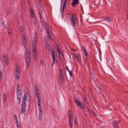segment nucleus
<instances>
[{"label":"nucleus","mask_w":128,"mask_h":128,"mask_svg":"<svg viewBox=\"0 0 128 128\" xmlns=\"http://www.w3.org/2000/svg\"><path fill=\"white\" fill-rule=\"evenodd\" d=\"M77 19V18L76 16L74 15L71 16V24L73 27H75L76 24V21Z\"/></svg>","instance_id":"obj_1"},{"label":"nucleus","mask_w":128,"mask_h":128,"mask_svg":"<svg viewBox=\"0 0 128 128\" xmlns=\"http://www.w3.org/2000/svg\"><path fill=\"white\" fill-rule=\"evenodd\" d=\"M21 87L18 83L17 84V96L18 98H21L22 91L20 90Z\"/></svg>","instance_id":"obj_2"},{"label":"nucleus","mask_w":128,"mask_h":128,"mask_svg":"<svg viewBox=\"0 0 128 128\" xmlns=\"http://www.w3.org/2000/svg\"><path fill=\"white\" fill-rule=\"evenodd\" d=\"M22 40L23 42V45L24 48L27 46L28 43V40L26 38V36L25 35H23L22 36Z\"/></svg>","instance_id":"obj_3"},{"label":"nucleus","mask_w":128,"mask_h":128,"mask_svg":"<svg viewBox=\"0 0 128 128\" xmlns=\"http://www.w3.org/2000/svg\"><path fill=\"white\" fill-rule=\"evenodd\" d=\"M3 55V57L5 64L6 66H8V65L9 62V60L8 56V55L7 54H4Z\"/></svg>","instance_id":"obj_4"},{"label":"nucleus","mask_w":128,"mask_h":128,"mask_svg":"<svg viewBox=\"0 0 128 128\" xmlns=\"http://www.w3.org/2000/svg\"><path fill=\"white\" fill-rule=\"evenodd\" d=\"M24 100L22 101V106L21 108L22 110L21 111V113L22 114L24 112H25V109L26 108V102H24Z\"/></svg>","instance_id":"obj_5"},{"label":"nucleus","mask_w":128,"mask_h":128,"mask_svg":"<svg viewBox=\"0 0 128 128\" xmlns=\"http://www.w3.org/2000/svg\"><path fill=\"white\" fill-rule=\"evenodd\" d=\"M39 28L40 29L41 32H43L44 30V24L43 22H40L38 24Z\"/></svg>","instance_id":"obj_6"},{"label":"nucleus","mask_w":128,"mask_h":128,"mask_svg":"<svg viewBox=\"0 0 128 128\" xmlns=\"http://www.w3.org/2000/svg\"><path fill=\"white\" fill-rule=\"evenodd\" d=\"M79 3L78 0H73L72 2L71 3L72 7H74L75 6L77 5Z\"/></svg>","instance_id":"obj_7"},{"label":"nucleus","mask_w":128,"mask_h":128,"mask_svg":"<svg viewBox=\"0 0 128 128\" xmlns=\"http://www.w3.org/2000/svg\"><path fill=\"white\" fill-rule=\"evenodd\" d=\"M59 80L60 82L62 84H63L65 80L64 76V75H62L61 76L60 75L59 76Z\"/></svg>","instance_id":"obj_8"},{"label":"nucleus","mask_w":128,"mask_h":128,"mask_svg":"<svg viewBox=\"0 0 128 128\" xmlns=\"http://www.w3.org/2000/svg\"><path fill=\"white\" fill-rule=\"evenodd\" d=\"M34 49L33 50V56L34 58H34H35V59H36L37 55L36 53V48L35 47V46L34 47Z\"/></svg>","instance_id":"obj_9"},{"label":"nucleus","mask_w":128,"mask_h":128,"mask_svg":"<svg viewBox=\"0 0 128 128\" xmlns=\"http://www.w3.org/2000/svg\"><path fill=\"white\" fill-rule=\"evenodd\" d=\"M30 17L32 18H33L34 19V10L33 9L31 8L30 10Z\"/></svg>","instance_id":"obj_10"},{"label":"nucleus","mask_w":128,"mask_h":128,"mask_svg":"<svg viewBox=\"0 0 128 128\" xmlns=\"http://www.w3.org/2000/svg\"><path fill=\"white\" fill-rule=\"evenodd\" d=\"M82 110H84L86 109V108L84 105V104L82 102L78 106Z\"/></svg>","instance_id":"obj_11"},{"label":"nucleus","mask_w":128,"mask_h":128,"mask_svg":"<svg viewBox=\"0 0 128 128\" xmlns=\"http://www.w3.org/2000/svg\"><path fill=\"white\" fill-rule=\"evenodd\" d=\"M44 26L46 32L49 36H50L49 34V31L48 30V24L45 23L44 24Z\"/></svg>","instance_id":"obj_12"},{"label":"nucleus","mask_w":128,"mask_h":128,"mask_svg":"<svg viewBox=\"0 0 128 128\" xmlns=\"http://www.w3.org/2000/svg\"><path fill=\"white\" fill-rule=\"evenodd\" d=\"M49 38H49L48 36H46L45 38V40L46 42V45H47L48 46H49V44H48V42H49Z\"/></svg>","instance_id":"obj_13"},{"label":"nucleus","mask_w":128,"mask_h":128,"mask_svg":"<svg viewBox=\"0 0 128 128\" xmlns=\"http://www.w3.org/2000/svg\"><path fill=\"white\" fill-rule=\"evenodd\" d=\"M113 126L114 128H117L119 123V122L118 121H114L113 122Z\"/></svg>","instance_id":"obj_14"},{"label":"nucleus","mask_w":128,"mask_h":128,"mask_svg":"<svg viewBox=\"0 0 128 128\" xmlns=\"http://www.w3.org/2000/svg\"><path fill=\"white\" fill-rule=\"evenodd\" d=\"M26 58L30 57V52L29 50L27 49L26 50Z\"/></svg>","instance_id":"obj_15"},{"label":"nucleus","mask_w":128,"mask_h":128,"mask_svg":"<svg viewBox=\"0 0 128 128\" xmlns=\"http://www.w3.org/2000/svg\"><path fill=\"white\" fill-rule=\"evenodd\" d=\"M84 103L87 104H88L90 103V102L89 100L87 99V98L86 97V96H84Z\"/></svg>","instance_id":"obj_16"},{"label":"nucleus","mask_w":128,"mask_h":128,"mask_svg":"<svg viewBox=\"0 0 128 128\" xmlns=\"http://www.w3.org/2000/svg\"><path fill=\"white\" fill-rule=\"evenodd\" d=\"M69 124L70 128H72V120L71 118H69Z\"/></svg>","instance_id":"obj_17"},{"label":"nucleus","mask_w":128,"mask_h":128,"mask_svg":"<svg viewBox=\"0 0 128 128\" xmlns=\"http://www.w3.org/2000/svg\"><path fill=\"white\" fill-rule=\"evenodd\" d=\"M34 41L36 43L38 41V38L37 36H36V34L34 36Z\"/></svg>","instance_id":"obj_18"},{"label":"nucleus","mask_w":128,"mask_h":128,"mask_svg":"<svg viewBox=\"0 0 128 128\" xmlns=\"http://www.w3.org/2000/svg\"><path fill=\"white\" fill-rule=\"evenodd\" d=\"M16 66H17L16 65ZM19 68H19L18 66H16V71L17 72V74L16 75H20V72L19 70Z\"/></svg>","instance_id":"obj_19"},{"label":"nucleus","mask_w":128,"mask_h":128,"mask_svg":"<svg viewBox=\"0 0 128 128\" xmlns=\"http://www.w3.org/2000/svg\"><path fill=\"white\" fill-rule=\"evenodd\" d=\"M75 102L76 104L78 106L80 104L81 102H80L78 101V100L77 99H76L75 100Z\"/></svg>","instance_id":"obj_20"},{"label":"nucleus","mask_w":128,"mask_h":128,"mask_svg":"<svg viewBox=\"0 0 128 128\" xmlns=\"http://www.w3.org/2000/svg\"><path fill=\"white\" fill-rule=\"evenodd\" d=\"M30 60H28L27 61H26V64L27 67H29L30 66Z\"/></svg>","instance_id":"obj_21"},{"label":"nucleus","mask_w":128,"mask_h":128,"mask_svg":"<svg viewBox=\"0 0 128 128\" xmlns=\"http://www.w3.org/2000/svg\"><path fill=\"white\" fill-rule=\"evenodd\" d=\"M104 20L106 21L109 22L111 21V19L109 17L107 16L104 18Z\"/></svg>","instance_id":"obj_22"},{"label":"nucleus","mask_w":128,"mask_h":128,"mask_svg":"<svg viewBox=\"0 0 128 128\" xmlns=\"http://www.w3.org/2000/svg\"><path fill=\"white\" fill-rule=\"evenodd\" d=\"M68 115L69 118H71V111L70 110H69L68 111Z\"/></svg>","instance_id":"obj_23"},{"label":"nucleus","mask_w":128,"mask_h":128,"mask_svg":"<svg viewBox=\"0 0 128 128\" xmlns=\"http://www.w3.org/2000/svg\"><path fill=\"white\" fill-rule=\"evenodd\" d=\"M38 107L41 108V104H40V101L41 99H40V98H38Z\"/></svg>","instance_id":"obj_24"},{"label":"nucleus","mask_w":128,"mask_h":128,"mask_svg":"<svg viewBox=\"0 0 128 128\" xmlns=\"http://www.w3.org/2000/svg\"><path fill=\"white\" fill-rule=\"evenodd\" d=\"M27 94H24V96L23 97V99H22V101H23V100H24V101L25 102H26V100L27 99Z\"/></svg>","instance_id":"obj_25"},{"label":"nucleus","mask_w":128,"mask_h":128,"mask_svg":"<svg viewBox=\"0 0 128 128\" xmlns=\"http://www.w3.org/2000/svg\"><path fill=\"white\" fill-rule=\"evenodd\" d=\"M3 98L4 99V102H5L6 100V95H5V94H4V95L3 96Z\"/></svg>","instance_id":"obj_26"},{"label":"nucleus","mask_w":128,"mask_h":128,"mask_svg":"<svg viewBox=\"0 0 128 128\" xmlns=\"http://www.w3.org/2000/svg\"><path fill=\"white\" fill-rule=\"evenodd\" d=\"M42 113H40L39 114V119L40 120H41L42 119Z\"/></svg>","instance_id":"obj_27"},{"label":"nucleus","mask_w":128,"mask_h":128,"mask_svg":"<svg viewBox=\"0 0 128 128\" xmlns=\"http://www.w3.org/2000/svg\"><path fill=\"white\" fill-rule=\"evenodd\" d=\"M67 0H61L62 4H63V5H64L65 4V5H66Z\"/></svg>","instance_id":"obj_28"},{"label":"nucleus","mask_w":128,"mask_h":128,"mask_svg":"<svg viewBox=\"0 0 128 128\" xmlns=\"http://www.w3.org/2000/svg\"><path fill=\"white\" fill-rule=\"evenodd\" d=\"M56 58L55 56L52 57V58L53 60L52 63V66H53V64L55 62V59H56Z\"/></svg>","instance_id":"obj_29"},{"label":"nucleus","mask_w":128,"mask_h":128,"mask_svg":"<svg viewBox=\"0 0 128 128\" xmlns=\"http://www.w3.org/2000/svg\"><path fill=\"white\" fill-rule=\"evenodd\" d=\"M37 98V100H38V98H40V95L39 93L38 94H35Z\"/></svg>","instance_id":"obj_30"},{"label":"nucleus","mask_w":128,"mask_h":128,"mask_svg":"<svg viewBox=\"0 0 128 128\" xmlns=\"http://www.w3.org/2000/svg\"><path fill=\"white\" fill-rule=\"evenodd\" d=\"M60 76H61L62 75H64V72L61 69H60Z\"/></svg>","instance_id":"obj_31"},{"label":"nucleus","mask_w":128,"mask_h":128,"mask_svg":"<svg viewBox=\"0 0 128 128\" xmlns=\"http://www.w3.org/2000/svg\"><path fill=\"white\" fill-rule=\"evenodd\" d=\"M14 119L15 120V121L16 123H17L18 122V120L17 119V118L16 114L14 115Z\"/></svg>","instance_id":"obj_32"},{"label":"nucleus","mask_w":128,"mask_h":128,"mask_svg":"<svg viewBox=\"0 0 128 128\" xmlns=\"http://www.w3.org/2000/svg\"><path fill=\"white\" fill-rule=\"evenodd\" d=\"M38 89L37 88H36V89H35L34 90L35 94H38Z\"/></svg>","instance_id":"obj_33"},{"label":"nucleus","mask_w":128,"mask_h":128,"mask_svg":"<svg viewBox=\"0 0 128 128\" xmlns=\"http://www.w3.org/2000/svg\"><path fill=\"white\" fill-rule=\"evenodd\" d=\"M65 4L64 5H63L62 6V8L61 9V11L62 12H64V9L65 8Z\"/></svg>","instance_id":"obj_34"},{"label":"nucleus","mask_w":128,"mask_h":128,"mask_svg":"<svg viewBox=\"0 0 128 128\" xmlns=\"http://www.w3.org/2000/svg\"><path fill=\"white\" fill-rule=\"evenodd\" d=\"M97 89L99 91H100V93L101 94L102 93V90L100 88H98V87H97Z\"/></svg>","instance_id":"obj_35"},{"label":"nucleus","mask_w":128,"mask_h":128,"mask_svg":"<svg viewBox=\"0 0 128 128\" xmlns=\"http://www.w3.org/2000/svg\"><path fill=\"white\" fill-rule=\"evenodd\" d=\"M59 56L60 59L62 60V53H60V54H58Z\"/></svg>","instance_id":"obj_36"},{"label":"nucleus","mask_w":128,"mask_h":128,"mask_svg":"<svg viewBox=\"0 0 128 128\" xmlns=\"http://www.w3.org/2000/svg\"><path fill=\"white\" fill-rule=\"evenodd\" d=\"M38 108L39 109V111L40 112V113H42V107H41V108H40V107H38Z\"/></svg>","instance_id":"obj_37"},{"label":"nucleus","mask_w":128,"mask_h":128,"mask_svg":"<svg viewBox=\"0 0 128 128\" xmlns=\"http://www.w3.org/2000/svg\"><path fill=\"white\" fill-rule=\"evenodd\" d=\"M30 57L26 58V59H25L26 61H27V60L28 61V60H30Z\"/></svg>","instance_id":"obj_38"},{"label":"nucleus","mask_w":128,"mask_h":128,"mask_svg":"<svg viewBox=\"0 0 128 128\" xmlns=\"http://www.w3.org/2000/svg\"><path fill=\"white\" fill-rule=\"evenodd\" d=\"M74 124L76 125L77 124V122H76V118H75L74 119Z\"/></svg>","instance_id":"obj_39"},{"label":"nucleus","mask_w":128,"mask_h":128,"mask_svg":"<svg viewBox=\"0 0 128 128\" xmlns=\"http://www.w3.org/2000/svg\"><path fill=\"white\" fill-rule=\"evenodd\" d=\"M2 72L1 71H0V78H2Z\"/></svg>","instance_id":"obj_40"},{"label":"nucleus","mask_w":128,"mask_h":128,"mask_svg":"<svg viewBox=\"0 0 128 128\" xmlns=\"http://www.w3.org/2000/svg\"><path fill=\"white\" fill-rule=\"evenodd\" d=\"M69 74H70V77L71 78H72V74L71 73V72L70 71H69Z\"/></svg>","instance_id":"obj_41"},{"label":"nucleus","mask_w":128,"mask_h":128,"mask_svg":"<svg viewBox=\"0 0 128 128\" xmlns=\"http://www.w3.org/2000/svg\"><path fill=\"white\" fill-rule=\"evenodd\" d=\"M16 78L17 80H19V75H16Z\"/></svg>","instance_id":"obj_42"},{"label":"nucleus","mask_w":128,"mask_h":128,"mask_svg":"<svg viewBox=\"0 0 128 128\" xmlns=\"http://www.w3.org/2000/svg\"><path fill=\"white\" fill-rule=\"evenodd\" d=\"M81 48H82V49L83 50V52H85L86 51L85 50V48H84L83 47V46L81 47Z\"/></svg>","instance_id":"obj_43"},{"label":"nucleus","mask_w":128,"mask_h":128,"mask_svg":"<svg viewBox=\"0 0 128 128\" xmlns=\"http://www.w3.org/2000/svg\"><path fill=\"white\" fill-rule=\"evenodd\" d=\"M52 53H53L54 54H55L56 55V52L54 50H52Z\"/></svg>","instance_id":"obj_44"},{"label":"nucleus","mask_w":128,"mask_h":128,"mask_svg":"<svg viewBox=\"0 0 128 128\" xmlns=\"http://www.w3.org/2000/svg\"><path fill=\"white\" fill-rule=\"evenodd\" d=\"M57 51L58 53V54H60V53H61L60 52V49H58V50H57Z\"/></svg>","instance_id":"obj_45"},{"label":"nucleus","mask_w":128,"mask_h":128,"mask_svg":"<svg viewBox=\"0 0 128 128\" xmlns=\"http://www.w3.org/2000/svg\"><path fill=\"white\" fill-rule=\"evenodd\" d=\"M66 69L67 70L68 72H69V71H70L67 66L66 67Z\"/></svg>","instance_id":"obj_46"},{"label":"nucleus","mask_w":128,"mask_h":128,"mask_svg":"<svg viewBox=\"0 0 128 128\" xmlns=\"http://www.w3.org/2000/svg\"><path fill=\"white\" fill-rule=\"evenodd\" d=\"M16 124L17 125V126L18 127V128H20V124L18 123H16Z\"/></svg>","instance_id":"obj_47"},{"label":"nucleus","mask_w":128,"mask_h":128,"mask_svg":"<svg viewBox=\"0 0 128 128\" xmlns=\"http://www.w3.org/2000/svg\"><path fill=\"white\" fill-rule=\"evenodd\" d=\"M44 61L43 60H41L40 62V64H42L43 63Z\"/></svg>","instance_id":"obj_48"},{"label":"nucleus","mask_w":128,"mask_h":128,"mask_svg":"<svg viewBox=\"0 0 128 128\" xmlns=\"http://www.w3.org/2000/svg\"><path fill=\"white\" fill-rule=\"evenodd\" d=\"M18 98V99L19 100V101L18 102V104H19L20 103V99H21V98Z\"/></svg>","instance_id":"obj_49"},{"label":"nucleus","mask_w":128,"mask_h":128,"mask_svg":"<svg viewBox=\"0 0 128 128\" xmlns=\"http://www.w3.org/2000/svg\"><path fill=\"white\" fill-rule=\"evenodd\" d=\"M20 30H21V32H22V31H23V28L22 26H20Z\"/></svg>","instance_id":"obj_50"},{"label":"nucleus","mask_w":128,"mask_h":128,"mask_svg":"<svg viewBox=\"0 0 128 128\" xmlns=\"http://www.w3.org/2000/svg\"><path fill=\"white\" fill-rule=\"evenodd\" d=\"M85 53V54L86 56H87L88 55V53L86 51L84 52Z\"/></svg>","instance_id":"obj_51"},{"label":"nucleus","mask_w":128,"mask_h":128,"mask_svg":"<svg viewBox=\"0 0 128 128\" xmlns=\"http://www.w3.org/2000/svg\"><path fill=\"white\" fill-rule=\"evenodd\" d=\"M7 32H8V33H9V34H10L12 33V32H9V30H7Z\"/></svg>","instance_id":"obj_52"},{"label":"nucleus","mask_w":128,"mask_h":128,"mask_svg":"<svg viewBox=\"0 0 128 128\" xmlns=\"http://www.w3.org/2000/svg\"><path fill=\"white\" fill-rule=\"evenodd\" d=\"M52 57L54 56H56V55L55 54H54L53 53H52Z\"/></svg>","instance_id":"obj_53"},{"label":"nucleus","mask_w":128,"mask_h":128,"mask_svg":"<svg viewBox=\"0 0 128 128\" xmlns=\"http://www.w3.org/2000/svg\"><path fill=\"white\" fill-rule=\"evenodd\" d=\"M75 56L76 58H78V55H76V56L74 55Z\"/></svg>","instance_id":"obj_54"},{"label":"nucleus","mask_w":128,"mask_h":128,"mask_svg":"<svg viewBox=\"0 0 128 128\" xmlns=\"http://www.w3.org/2000/svg\"><path fill=\"white\" fill-rule=\"evenodd\" d=\"M56 47L57 50H58V49H60L59 47L58 46H56Z\"/></svg>","instance_id":"obj_55"},{"label":"nucleus","mask_w":128,"mask_h":128,"mask_svg":"<svg viewBox=\"0 0 128 128\" xmlns=\"http://www.w3.org/2000/svg\"><path fill=\"white\" fill-rule=\"evenodd\" d=\"M62 57L64 59V55L62 54Z\"/></svg>","instance_id":"obj_56"},{"label":"nucleus","mask_w":128,"mask_h":128,"mask_svg":"<svg viewBox=\"0 0 128 128\" xmlns=\"http://www.w3.org/2000/svg\"><path fill=\"white\" fill-rule=\"evenodd\" d=\"M4 28H6V29H7V27L6 26V25H5V26H4Z\"/></svg>","instance_id":"obj_57"},{"label":"nucleus","mask_w":128,"mask_h":128,"mask_svg":"<svg viewBox=\"0 0 128 128\" xmlns=\"http://www.w3.org/2000/svg\"><path fill=\"white\" fill-rule=\"evenodd\" d=\"M4 22H2V24L3 26H4Z\"/></svg>","instance_id":"obj_58"},{"label":"nucleus","mask_w":128,"mask_h":128,"mask_svg":"<svg viewBox=\"0 0 128 128\" xmlns=\"http://www.w3.org/2000/svg\"><path fill=\"white\" fill-rule=\"evenodd\" d=\"M127 18H128V12H127Z\"/></svg>","instance_id":"obj_59"},{"label":"nucleus","mask_w":128,"mask_h":128,"mask_svg":"<svg viewBox=\"0 0 128 128\" xmlns=\"http://www.w3.org/2000/svg\"><path fill=\"white\" fill-rule=\"evenodd\" d=\"M49 48H50V47H49V48H48V51L49 52H50V50L49 49Z\"/></svg>","instance_id":"obj_60"},{"label":"nucleus","mask_w":128,"mask_h":128,"mask_svg":"<svg viewBox=\"0 0 128 128\" xmlns=\"http://www.w3.org/2000/svg\"><path fill=\"white\" fill-rule=\"evenodd\" d=\"M64 12H62V15L64 14Z\"/></svg>","instance_id":"obj_61"},{"label":"nucleus","mask_w":128,"mask_h":128,"mask_svg":"<svg viewBox=\"0 0 128 128\" xmlns=\"http://www.w3.org/2000/svg\"><path fill=\"white\" fill-rule=\"evenodd\" d=\"M28 98H29V99H30V96L28 95Z\"/></svg>","instance_id":"obj_62"},{"label":"nucleus","mask_w":128,"mask_h":128,"mask_svg":"<svg viewBox=\"0 0 128 128\" xmlns=\"http://www.w3.org/2000/svg\"><path fill=\"white\" fill-rule=\"evenodd\" d=\"M127 18V20H128V22L127 23V24L128 25V18Z\"/></svg>","instance_id":"obj_63"},{"label":"nucleus","mask_w":128,"mask_h":128,"mask_svg":"<svg viewBox=\"0 0 128 128\" xmlns=\"http://www.w3.org/2000/svg\"><path fill=\"white\" fill-rule=\"evenodd\" d=\"M55 61L56 62H58V60H56Z\"/></svg>","instance_id":"obj_64"}]
</instances>
